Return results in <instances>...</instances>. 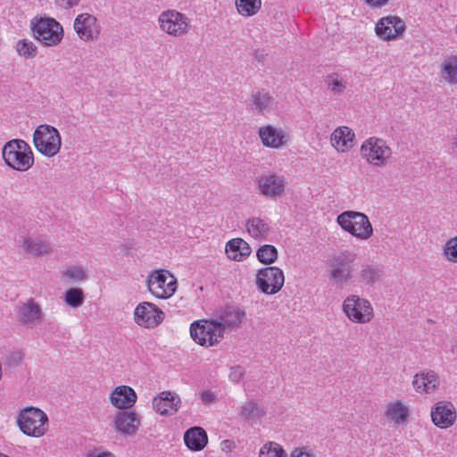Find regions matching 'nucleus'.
I'll return each instance as SVG.
<instances>
[{
  "label": "nucleus",
  "mask_w": 457,
  "mask_h": 457,
  "mask_svg": "<svg viewBox=\"0 0 457 457\" xmlns=\"http://www.w3.org/2000/svg\"><path fill=\"white\" fill-rule=\"evenodd\" d=\"M2 157L8 167L18 171H27L34 164L30 145L22 139H12L2 149Z\"/></svg>",
  "instance_id": "f257e3e1"
},
{
  "label": "nucleus",
  "mask_w": 457,
  "mask_h": 457,
  "mask_svg": "<svg viewBox=\"0 0 457 457\" xmlns=\"http://www.w3.org/2000/svg\"><path fill=\"white\" fill-rule=\"evenodd\" d=\"M340 228L358 240L366 241L373 236V227L369 217L361 212L345 211L337 217Z\"/></svg>",
  "instance_id": "f03ea898"
},
{
  "label": "nucleus",
  "mask_w": 457,
  "mask_h": 457,
  "mask_svg": "<svg viewBox=\"0 0 457 457\" xmlns=\"http://www.w3.org/2000/svg\"><path fill=\"white\" fill-rule=\"evenodd\" d=\"M157 22L161 31L176 38L187 36L192 29L190 18L175 9L162 11Z\"/></svg>",
  "instance_id": "7ed1b4c3"
},
{
  "label": "nucleus",
  "mask_w": 457,
  "mask_h": 457,
  "mask_svg": "<svg viewBox=\"0 0 457 457\" xmlns=\"http://www.w3.org/2000/svg\"><path fill=\"white\" fill-rule=\"evenodd\" d=\"M360 152L366 162L376 168L386 167L393 155V151L386 141L377 137H370L363 141Z\"/></svg>",
  "instance_id": "20e7f679"
},
{
  "label": "nucleus",
  "mask_w": 457,
  "mask_h": 457,
  "mask_svg": "<svg viewBox=\"0 0 457 457\" xmlns=\"http://www.w3.org/2000/svg\"><path fill=\"white\" fill-rule=\"evenodd\" d=\"M31 29L35 38L46 46H55L63 38L62 26L54 18L34 19L31 21Z\"/></svg>",
  "instance_id": "39448f33"
},
{
  "label": "nucleus",
  "mask_w": 457,
  "mask_h": 457,
  "mask_svg": "<svg viewBox=\"0 0 457 457\" xmlns=\"http://www.w3.org/2000/svg\"><path fill=\"white\" fill-rule=\"evenodd\" d=\"M190 336L199 345L211 347L222 340L224 332L217 320H200L190 325Z\"/></svg>",
  "instance_id": "423d86ee"
},
{
  "label": "nucleus",
  "mask_w": 457,
  "mask_h": 457,
  "mask_svg": "<svg viewBox=\"0 0 457 457\" xmlns=\"http://www.w3.org/2000/svg\"><path fill=\"white\" fill-rule=\"evenodd\" d=\"M357 259L354 252L345 250L334 255L328 262L329 278L337 285H345L353 278V264Z\"/></svg>",
  "instance_id": "0eeeda50"
},
{
  "label": "nucleus",
  "mask_w": 457,
  "mask_h": 457,
  "mask_svg": "<svg viewBox=\"0 0 457 457\" xmlns=\"http://www.w3.org/2000/svg\"><path fill=\"white\" fill-rule=\"evenodd\" d=\"M33 142L36 149L47 157L56 155L62 146L59 131L47 124L39 125L34 131Z\"/></svg>",
  "instance_id": "6e6552de"
},
{
  "label": "nucleus",
  "mask_w": 457,
  "mask_h": 457,
  "mask_svg": "<svg viewBox=\"0 0 457 457\" xmlns=\"http://www.w3.org/2000/svg\"><path fill=\"white\" fill-rule=\"evenodd\" d=\"M17 422L21 430L30 436H42L48 429L46 414L35 407H29L21 411Z\"/></svg>",
  "instance_id": "1a4fd4ad"
},
{
  "label": "nucleus",
  "mask_w": 457,
  "mask_h": 457,
  "mask_svg": "<svg viewBox=\"0 0 457 457\" xmlns=\"http://www.w3.org/2000/svg\"><path fill=\"white\" fill-rule=\"evenodd\" d=\"M343 312L353 322L369 323L374 318V310L370 302L357 295H348L343 302Z\"/></svg>",
  "instance_id": "9d476101"
},
{
  "label": "nucleus",
  "mask_w": 457,
  "mask_h": 457,
  "mask_svg": "<svg viewBox=\"0 0 457 457\" xmlns=\"http://www.w3.org/2000/svg\"><path fill=\"white\" fill-rule=\"evenodd\" d=\"M149 292L157 298L166 299L174 295L177 289L176 278L166 270L152 271L147 278Z\"/></svg>",
  "instance_id": "9b49d317"
},
{
  "label": "nucleus",
  "mask_w": 457,
  "mask_h": 457,
  "mask_svg": "<svg viewBox=\"0 0 457 457\" xmlns=\"http://www.w3.org/2000/svg\"><path fill=\"white\" fill-rule=\"evenodd\" d=\"M284 282V272L276 266L261 269L256 275V285L266 295L278 293L282 288Z\"/></svg>",
  "instance_id": "f8f14e48"
},
{
  "label": "nucleus",
  "mask_w": 457,
  "mask_h": 457,
  "mask_svg": "<svg viewBox=\"0 0 457 457\" xmlns=\"http://www.w3.org/2000/svg\"><path fill=\"white\" fill-rule=\"evenodd\" d=\"M164 312L154 303L149 302L140 303L135 309V322L145 328H154L164 320Z\"/></svg>",
  "instance_id": "ddd939ff"
},
{
  "label": "nucleus",
  "mask_w": 457,
  "mask_h": 457,
  "mask_svg": "<svg viewBox=\"0 0 457 457\" xmlns=\"http://www.w3.org/2000/svg\"><path fill=\"white\" fill-rule=\"evenodd\" d=\"M79 37L85 42H91L98 38L101 26L97 19L87 12L79 14L73 24Z\"/></svg>",
  "instance_id": "4468645a"
},
{
  "label": "nucleus",
  "mask_w": 457,
  "mask_h": 457,
  "mask_svg": "<svg viewBox=\"0 0 457 457\" xmlns=\"http://www.w3.org/2000/svg\"><path fill=\"white\" fill-rule=\"evenodd\" d=\"M406 29L404 21L397 16H386L378 20L375 31L385 41L395 40L403 36Z\"/></svg>",
  "instance_id": "2eb2a0df"
},
{
  "label": "nucleus",
  "mask_w": 457,
  "mask_h": 457,
  "mask_svg": "<svg viewBox=\"0 0 457 457\" xmlns=\"http://www.w3.org/2000/svg\"><path fill=\"white\" fill-rule=\"evenodd\" d=\"M260 193L266 197H278L285 192L286 179L273 172L262 174L257 179Z\"/></svg>",
  "instance_id": "dca6fc26"
},
{
  "label": "nucleus",
  "mask_w": 457,
  "mask_h": 457,
  "mask_svg": "<svg viewBox=\"0 0 457 457\" xmlns=\"http://www.w3.org/2000/svg\"><path fill=\"white\" fill-rule=\"evenodd\" d=\"M181 405V399L174 392L162 391L153 398V409L162 416H171L175 414Z\"/></svg>",
  "instance_id": "f3484780"
},
{
  "label": "nucleus",
  "mask_w": 457,
  "mask_h": 457,
  "mask_svg": "<svg viewBox=\"0 0 457 457\" xmlns=\"http://www.w3.org/2000/svg\"><path fill=\"white\" fill-rule=\"evenodd\" d=\"M258 134L262 145L270 148H282L289 141V135L283 129H278L272 125L261 127Z\"/></svg>",
  "instance_id": "a211bd4d"
},
{
  "label": "nucleus",
  "mask_w": 457,
  "mask_h": 457,
  "mask_svg": "<svg viewBox=\"0 0 457 457\" xmlns=\"http://www.w3.org/2000/svg\"><path fill=\"white\" fill-rule=\"evenodd\" d=\"M274 98L265 89H255L252 91L248 101L247 110L254 114L263 115L272 110Z\"/></svg>",
  "instance_id": "6ab92c4d"
},
{
  "label": "nucleus",
  "mask_w": 457,
  "mask_h": 457,
  "mask_svg": "<svg viewBox=\"0 0 457 457\" xmlns=\"http://www.w3.org/2000/svg\"><path fill=\"white\" fill-rule=\"evenodd\" d=\"M434 424L441 428L451 427L456 420L455 408L450 402H438L431 411Z\"/></svg>",
  "instance_id": "aec40b11"
},
{
  "label": "nucleus",
  "mask_w": 457,
  "mask_h": 457,
  "mask_svg": "<svg viewBox=\"0 0 457 457\" xmlns=\"http://www.w3.org/2000/svg\"><path fill=\"white\" fill-rule=\"evenodd\" d=\"M385 276L384 268L377 263L366 262L361 266L356 275V281L362 287H373L379 283Z\"/></svg>",
  "instance_id": "412c9836"
},
{
  "label": "nucleus",
  "mask_w": 457,
  "mask_h": 457,
  "mask_svg": "<svg viewBox=\"0 0 457 457\" xmlns=\"http://www.w3.org/2000/svg\"><path fill=\"white\" fill-rule=\"evenodd\" d=\"M17 319L24 325H35L42 321L43 312L40 305L32 298L21 303L17 308Z\"/></svg>",
  "instance_id": "4be33fe9"
},
{
  "label": "nucleus",
  "mask_w": 457,
  "mask_h": 457,
  "mask_svg": "<svg viewBox=\"0 0 457 457\" xmlns=\"http://www.w3.org/2000/svg\"><path fill=\"white\" fill-rule=\"evenodd\" d=\"M355 134L347 126H340L334 129L330 136L331 145L339 153H346L354 145Z\"/></svg>",
  "instance_id": "5701e85b"
},
{
  "label": "nucleus",
  "mask_w": 457,
  "mask_h": 457,
  "mask_svg": "<svg viewBox=\"0 0 457 457\" xmlns=\"http://www.w3.org/2000/svg\"><path fill=\"white\" fill-rule=\"evenodd\" d=\"M137 399L136 392L129 386H119L110 395L111 403L120 410L133 407Z\"/></svg>",
  "instance_id": "b1692460"
},
{
  "label": "nucleus",
  "mask_w": 457,
  "mask_h": 457,
  "mask_svg": "<svg viewBox=\"0 0 457 457\" xmlns=\"http://www.w3.org/2000/svg\"><path fill=\"white\" fill-rule=\"evenodd\" d=\"M139 424V418L132 411H119L113 419L115 430L124 435L136 434Z\"/></svg>",
  "instance_id": "393cba45"
},
{
  "label": "nucleus",
  "mask_w": 457,
  "mask_h": 457,
  "mask_svg": "<svg viewBox=\"0 0 457 457\" xmlns=\"http://www.w3.org/2000/svg\"><path fill=\"white\" fill-rule=\"evenodd\" d=\"M21 247L25 253L36 257L47 255L53 252L50 243L41 237H24Z\"/></svg>",
  "instance_id": "a878e982"
},
{
  "label": "nucleus",
  "mask_w": 457,
  "mask_h": 457,
  "mask_svg": "<svg viewBox=\"0 0 457 457\" xmlns=\"http://www.w3.org/2000/svg\"><path fill=\"white\" fill-rule=\"evenodd\" d=\"M245 228L248 234L258 241L268 240L271 233L270 221L260 217L249 218L245 222Z\"/></svg>",
  "instance_id": "bb28decb"
},
{
  "label": "nucleus",
  "mask_w": 457,
  "mask_h": 457,
  "mask_svg": "<svg viewBox=\"0 0 457 457\" xmlns=\"http://www.w3.org/2000/svg\"><path fill=\"white\" fill-rule=\"evenodd\" d=\"M412 385L416 392L429 394L439 386V378L433 371H423L414 376Z\"/></svg>",
  "instance_id": "cd10ccee"
},
{
  "label": "nucleus",
  "mask_w": 457,
  "mask_h": 457,
  "mask_svg": "<svg viewBox=\"0 0 457 457\" xmlns=\"http://www.w3.org/2000/svg\"><path fill=\"white\" fill-rule=\"evenodd\" d=\"M245 313L236 306H228L220 314L219 319L216 320L218 324L222 328V331L226 328H237L244 319Z\"/></svg>",
  "instance_id": "c85d7f7f"
},
{
  "label": "nucleus",
  "mask_w": 457,
  "mask_h": 457,
  "mask_svg": "<svg viewBox=\"0 0 457 457\" xmlns=\"http://www.w3.org/2000/svg\"><path fill=\"white\" fill-rule=\"evenodd\" d=\"M410 416V410L401 400L389 403L385 411V417L395 425L404 424Z\"/></svg>",
  "instance_id": "c756f323"
},
{
  "label": "nucleus",
  "mask_w": 457,
  "mask_h": 457,
  "mask_svg": "<svg viewBox=\"0 0 457 457\" xmlns=\"http://www.w3.org/2000/svg\"><path fill=\"white\" fill-rule=\"evenodd\" d=\"M184 442L192 451L203 450L208 443V436L201 427H193L184 434Z\"/></svg>",
  "instance_id": "7c9ffc66"
},
{
  "label": "nucleus",
  "mask_w": 457,
  "mask_h": 457,
  "mask_svg": "<svg viewBox=\"0 0 457 457\" xmlns=\"http://www.w3.org/2000/svg\"><path fill=\"white\" fill-rule=\"evenodd\" d=\"M252 250L247 242L242 238H234L226 245V253L230 260L241 262L251 253Z\"/></svg>",
  "instance_id": "2f4dec72"
},
{
  "label": "nucleus",
  "mask_w": 457,
  "mask_h": 457,
  "mask_svg": "<svg viewBox=\"0 0 457 457\" xmlns=\"http://www.w3.org/2000/svg\"><path fill=\"white\" fill-rule=\"evenodd\" d=\"M441 79L449 85H457V54L445 56L440 64Z\"/></svg>",
  "instance_id": "473e14b6"
},
{
  "label": "nucleus",
  "mask_w": 457,
  "mask_h": 457,
  "mask_svg": "<svg viewBox=\"0 0 457 457\" xmlns=\"http://www.w3.org/2000/svg\"><path fill=\"white\" fill-rule=\"evenodd\" d=\"M266 414L264 408L255 401L245 403L241 408L239 415L242 419L248 421H256Z\"/></svg>",
  "instance_id": "72a5a7b5"
},
{
  "label": "nucleus",
  "mask_w": 457,
  "mask_h": 457,
  "mask_svg": "<svg viewBox=\"0 0 457 457\" xmlns=\"http://www.w3.org/2000/svg\"><path fill=\"white\" fill-rule=\"evenodd\" d=\"M237 12L243 17H252L262 8V0H235Z\"/></svg>",
  "instance_id": "f704fd0d"
},
{
  "label": "nucleus",
  "mask_w": 457,
  "mask_h": 457,
  "mask_svg": "<svg viewBox=\"0 0 457 457\" xmlns=\"http://www.w3.org/2000/svg\"><path fill=\"white\" fill-rule=\"evenodd\" d=\"M328 89L334 95H342L347 87V81L337 72L328 74L325 79Z\"/></svg>",
  "instance_id": "c9c22d12"
},
{
  "label": "nucleus",
  "mask_w": 457,
  "mask_h": 457,
  "mask_svg": "<svg viewBox=\"0 0 457 457\" xmlns=\"http://www.w3.org/2000/svg\"><path fill=\"white\" fill-rule=\"evenodd\" d=\"M258 457H288L283 446L277 442H266L259 451Z\"/></svg>",
  "instance_id": "e433bc0d"
},
{
  "label": "nucleus",
  "mask_w": 457,
  "mask_h": 457,
  "mask_svg": "<svg viewBox=\"0 0 457 457\" xmlns=\"http://www.w3.org/2000/svg\"><path fill=\"white\" fill-rule=\"evenodd\" d=\"M16 51L19 55L26 59H33L37 54V47L29 39H20L16 43Z\"/></svg>",
  "instance_id": "4c0bfd02"
},
{
  "label": "nucleus",
  "mask_w": 457,
  "mask_h": 457,
  "mask_svg": "<svg viewBox=\"0 0 457 457\" xmlns=\"http://www.w3.org/2000/svg\"><path fill=\"white\" fill-rule=\"evenodd\" d=\"M257 259L263 264H271L278 258V250L274 245H264L256 253Z\"/></svg>",
  "instance_id": "58836bf2"
},
{
  "label": "nucleus",
  "mask_w": 457,
  "mask_h": 457,
  "mask_svg": "<svg viewBox=\"0 0 457 457\" xmlns=\"http://www.w3.org/2000/svg\"><path fill=\"white\" fill-rule=\"evenodd\" d=\"M85 300V295L81 288L73 287L70 288L65 292L64 301L65 303L73 307L78 308L81 306Z\"/></svg>",
  "instance_id": "ea45409f"
},
{
  "label": "nucleus",
  "mask_w": 457,
  "mask_h": 457,
  "mask_svg": "<svg viewBox=\"0 0 457 457\" xmlns=\"http://www.w3.org/2000/svg\"><path fill=\"white\" fill-rule=\"evenodd\" d=\"M443 255L448 262L457 263V237H451L445 242Z\"/></svg>",
  "instance_id": "a19ab883"
},
{
  "label": "nucleus",
  "mask_w": 457,
  "mask_h": 457,
  "mask_svg": "<svg viewBox=\"0 0 457 457\" xmlns=\"http://www.w3.org/2000/svg\"><path fill=\"white\" fill-rule=\"evenodd\" d=\"M62 274L72 281H84L87 278V274L82 266H70Z\"/></svg>",
  "instance_id": "79ce46f5"
},
{
  "label": "nucleus",
  "mask_w": 457,
  "mask_h": 457,
  "mask_svg": "<svg viewBox=\"0 0 457 457\" xmlns=\"http://www.w3.org/2000/svg\"><path fill=\"white\" fill-rule=\"evenodd\" d=\"M290 457H316V455L308 446H299L291 452Z\"/></svg>",
  "instance_id": "37998d69"
},
{
  "label": "nucleus",
  "mask_w": 457,
  "mask_h": 457,
  "mask_svg": "<svg viewBox=\"0 0 457 457\" xmlns=\"http://www.w3.org/2000/svg\"><path fill=\"white\" fill-rule=\"evenodd\" d=\"M245 375V370L243 367L237 365L232 367L229 373V378L231 381L238 382Z\"/></svg>",
  "instance_id": "c03bdc74"
},
{
  "label": "nucleus",
  "mask_w": 457,
  "mask_h": 457,
  "mask_svg": "<svg viewBox=\"0 0 457 457\" xmlns=\"http://www.w3.org/2000/svg\"><path fill=\"white\" fill-rule=\"evenodd\" d=\"M217 396L214 392L211 390H204L201 393V400L204 404H210L216 401Z\"/></svg>",
  "instance_id": "a18cd8bd"
},
{
  "label": "nucleus",
  "mask_w": 457,
  "mask_h": 457,
  "mask_svg": "<svg viewBox=\"0 0 457 457\" xmlns=\"http://www.w3.org/2000/svg\"><path fill=\"white\" fill-rule=\"evenodd\" d=\"M54 4L61 8L70 9L79 4L80 0H54Z\"/></svg>",
  "instance_id": "49530a36"
},
{
  "label": "nucleus",
  "mask_w": 457,
  "mask_h": 457,
  "mask_svg": "<svg viewBox=\"0 0 457 457\" xmlns=\"http://www.w3.org/2000/svg\"><path fill=\"white\" fill-rule=\"evenodd\" d=\"M364 3L371 8H381L385 6L389 0H363Z\"/></svg>",
  "instance_id": "de8ad7c7"
},
{
  "label": "nucleus",
  "mask_w": 457,
  "mask_h": 457,
  "mask_svg": "<svg viewBox=\"0 0 457 457\" xmlns=\"http://www.w3.org/2000/svg\"><path fill=\"white\" fill-rule=\"evenodd\" d=\"M222 449L227 452H232L236 448V444L233 440L226 439L221 443Z\"/></svg>",
  "instance_id": "09e8293b"
},
{
  "label": "nucleus",
  "mask_w": 457,
  "mask_h": 457,
  "mask_svg": "<svg viewBox=\"0 0 457 457\" xmlns=\"http://www.w3.org/2000/svg\"><path fill=\"white\" fill-rule=\"evenodd\" d=\"M90 457H116L111 452H103L99 453H91Z\"/></svg>",
  "instance_id": "8fccbe9b"
},
{
  "label": "nucleus",
  "mask_w": 457,
  "mask_h": 457,
  "mask_svg": "<svg viewBox=\"0 0 457 457\" xmlns=\"http://www.w3.org/2000/svg\"><path fill=\"white\" fill-rule=\"evenodd\" d=\"M452 145L453 149H457V136L452 137Z\"/></svg>",
  "instance_id": "3c124183"
},
{
  "label": "nucleus",
  "mask_w": 457,
  "mask_h": 457,
  "mask_svg": "<svg viewBox=\"0 0 457 457\" xmlns=\"http://www.w3.org/2000/svg\"><path fill=\"white\" fill-rule=\"evenodd\" d=\"M0 457H9L8 455L3 453H0Z\"/></svg>",
  "instance_id": "603ef678"
},
{
  "label": "nucleus",
  "mask_w": 457,
  "mask_h": 457,
  "mask_svg": "<svg viewBox=\"0 0 457 457\" xmlns=\"http://www.w3.org/2000/svg\"><path fill=\"white\" fill-rule=\"evenodd\" d=\"M455 32L457 33V24H456V27H455Z\"/></svg>",
  "instance_id": "864d4df0"
}]
</instances>
